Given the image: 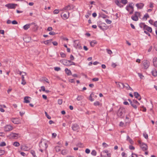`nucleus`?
I'll use <instances>...</instances> for the list:
<instances>
[{
  "instance_id": "f257e3e1",
  "label": "nucleus",
  "mask_w": 157,
  "mask_h": 157,
  "mask_svg": "<svg viewBox=\"0 0 157 157\" xmlns=\"http://www.w3.org/2000/svg\"><path fill=\"white\" fill-rule=\"evenodd\" d=\"M48 146L47 141L44 139L42 140L39 144L40 148H41L43 149L46 150Z\"/></svg>"
},
{
  "instance_id": "f03ea898",
  "label": "nucleus",
  "mask_w": 157,
  "mask_h": 157,
  "mask_svg": "<svg viewBox=\"0 0 157 157\" xmlns=\"http://www.w3.org/2000/svg\"><path fill=\"white\" fill-rule=\"evenodd\" d=\"M125 113V109L124 108H120L118 109L117 115L120 117H122V116Z\"/></svg>"
},
{
  "instance_id": "7ed1b4c3",
  "label": "nucleus",
  "mask_w": 157,
  "mask_h": 157,
  "mask_svg": "<svg viewBox=\"0 0 157 157\" xmlns=\"http://www.w3.org/2000/svg\"><path fill=\"white\" fill-rule=\"evenodd\" d=\"M138 143L140 144V147L143 151H146L147 149V146L146 144L141 143L140 140L138 141Z\"/></svg>"
},
{
  "instance_id": "20e7f679",
  "label": "nucleus",
  "mask_w": 157,
  "mask_h": 157,
  "mask_svg": "<svg viewBox=\"0 0 157 157\" xmlns=\"http://www.w3.org/2000/svg\"><path fill=\"white\" fill-rule=\"evenodd\" d=\"M17 6V4L9 3L6 4L5 6L6 7H7L8 9H15L16 6Z\"/></svg>"
},
{
  "instance_id": "39448f33",
  "label": "nucleus",
  "mask_w": 157,
  "mask_h": 157,
  "mask_svg": "<svg viewBox=\"0 0 157 157\" xmlns=\"http://www.w3.org/2000/svg\"><path fill=\"white\" fill-rule=\"evenodd\" d=\"M60 62L66 66H70L69 63L71 61L66 59H62L60 60Z\"/></svg>"
},
{
  "instance_id": "423d86ee",
  "label": "nucleus",
  "mask_w": 157,
  "mask_h": 157,
  "mask_svg": "<svg viewBox=\"0 0 157 157\" xmlns=\"http://www.w3.org/2000/svg\"><path fill=\"white\" fill-rule=\"evenodd\" d=\"M143 64L144 68L147 69L149 66L150 63L147 60H144L143 61Z\"/></svg>"
},
{
  "instance_id": "0eeeda50",
  "label": "nucleus",
  "mask_w": 157,
  "mask_h": 157,
  "mask_svg": "<svg viewBox=\"0 0 157 157\" xmlns=\"http://www.w3.org/2000/svg\"><path fill=\"white\" fill-rule=\"evenodd\" d=\"M11 137L13 139H16L20 137V135L18 133H12L10 134Z\"/></svg>"
},
{
  "instance_id": "6e6552de",
  "label": "nucleus",
  "mask_w": 157,
  "mask_h": 157,
  "mask_svg": "<svg viewBox=\"0 0 157 157\" xmlns=\"http://www.w3.org/2000/svg\"><path fill=\"white\" fill-rule=\"evenodd\" d=\"M13 129V127L10 125H7L4 127L5 131L6 132L10 131L12 130Z\"/></svg>"
},
{
  "instance_id": "1a4fd4ad",
  "label": "nucleus",
  "mask_w": 157,
  "mask_h": 157,
  "mask_svg": "<svg viewBox=\"0 0 157 157\" xmlns=\"http://www.w3.org/2000/svg\"><path fill=\"white\" fill-rule=\"evenodd\" d=\"M144 25L143 29L144 30H146L148 32L151 33L152 32V29L151 27L148 26L145 24H143Z\"/></svg>"
},
{
  "instance_id": "9d476101",
  "label": "nucleus",
  "mask_w": 157,
  "mask_h": 157,
  "mask_svg": "<svg viewBox=\"0 0 157 157\" xmlns=\"http://www.w3.org/2000/svg\"><path fill=\"white\" fill-rule=\"evenodd\" d=\"M71 128L72 130L74 131H76L79 128V125L76 124H73Z\"/></svg>"
},
{
  "instance_id": "9b49d317",
  "label": "nucleus",
  "mask_w": 157,
  "mask_h": 157,
  "mask_svg": "<svg viewBox=\"0 0 157 157\" xmlns=\"http://www.w3.org/2000/svg\"><path fill=\"white\" fill-rule=\"evenodd\" d=\"M68 15H67V14L64 13L63 15V13H62L61 15V17H63V18L64 19H67L69 17V12H67V13Z\"/></svg>"
},
{
  "instance_id": "f8f14e48",
  "label": "nucleus",
  "mask_w": 157,
  "mask_h": 157,
  "mask_svg": "<svg viewBox=\"0 0 157 157\" xmlns=\"http://www.w3.org/2000/svg\"><path fill=\"white\" fill-rule=\"evenodd\" d=\"M74 46L76 48H78L80 46V44L78 40H75L74 41Z\"/></svg>"
},
{
  "instance_id": "ddd939ff",
  "label": "nucleus",
  "mask_w": 157,
  "mask_h": 157,
  "mask_svg": "<svg viewBox=\"0 0 157 157\" xmlns=\"http://www.w3.org/2000/svg\"><path fill=\"white\" fill-rule=\"evenodd\" d=\"M117 85V87L120 89H122L124 88V84L121 82H116Z\"/></svg>"
},
{
  "instance_id": "4468645a",
  "label": "nucleus",
  "mask_w": 157,
  "mask_h": 157,
  "mask_svg": "<svg viewBox=\"0 0 157 157\" xmlns=\"http://www.w3.org/2000/svg\"><path fill=\"white\" fill-rule=\"evenodd\" d=\"M136 6L138 9H141L144 6V4L143 3H137L136 5Z\"/></svg>"
},
{
  "instance_id": "2eb2a0df",
  "label": "nucleus",
  "mask_w": 157,
  "mask_h": 157,
  "mask_svg": "<svg viewBox=\"0 0 157 157\" xmlns=\"http://www.w3.org/2000/svg\"><path fill=\"white\" fill-rule=\"evenodd\" d=\"M153 63L154 66L156 67H157V58L154 57L153 60Z\"/></svg>"
},
{
  "instance_id": "dca6fc26",
  "label": "nucleus",
  "mask_w": 157,
  "mask_h": 157,
  "mask_svg": "<svg viewBox=\"0 0 157 157\" xmlns=\"http://www.w3.org/2000/svg\"><path fill=\"white\" fill-rule=\"evenodd\" d=\"M125 87L126 89L127 90H132V89L129 86V85L127 83H125L124 84V88Z\"/></svg>"
},
{
  "instance_id": "f3484780",
  "label": "nucleus",
  "mask_w": 157,
  "mask_h": 157,
  "mask_svg": "<svg viewBox=\"0 0 157 157\" xmlns=\"http://www.w3.org/2000/svg\"><path fill=\"white\" fill-rule=\"evenodd\" d=\"M132 3H130L129 4L128 6L129 7H130V8H131L132 9V11H131L129 12V14H132L133 13V12L134 11V8L132 6Z\"/></svg>"
},
{
  "instance_id": "a211bd4d",
  "label": "nucleus",
  "mask_w": 157,
  "mask_h": 157,
  "mask_svg": "<svg viewBox=\"0 0 157 157\" xmlns=\"http://www.w3.org/2000/svg\"><path fill=\"white\" fill-rule=\"evenodd\" d=\"M31 25V23L27 24L23 26V28L24 30H27L30 28Z\"/></svg>"
},
{
  "instance_id": "6ab92c4d",
  "label": "nucleus",
  "mask_w": 157,
  "mask_h": 157,
  "mask_svg": "<svg viewBox=\"0 0 157 157\" xmlns=\"http://www.w3.org/2000/svg\"><path fill=\"white\" fill-rule=\"evenodd\" d=\"M29 98H30V97L26 96L24 98V102L25 103H28L30 102V101L28 100Z\"/></svg>"
},
{
  "instance_id": "aec40b11",
  "label": "nucleus",
  "mask_w": 157,
  "mask_h": 157,
  "mask_svg": "<svg viewBox=\"0 0 157 157\" xmlns=\"http://www.w3.org/2000/svg\"><path fill=\"white\" fill-rule=\"evenodd\" d=\"M65 71L66 73L68 75H71V71L68 69V68H66L65 69Z\"/></svg>"
},
{
  "instance_id": "412c9836",
  "label": "nucleus",
  "mask_w": 157,
  "mask_h": 157,
  "mask_svg": "<svg viewBox=\"0 0 157 157\" xmlns=\"http://www.w3.org/2000/svg\"><path fill=\"white\" fill-rule=\"evenodd\" d=\"M115 2L117 5L120 7L121 8L123 6V5H121V2H120L119 1H115Z\"/></svg>"
},
{
  "instance_id": "4be33fe9",
  "label": "nucleus",
  "mask_w": 157,
  "mask_h": 157,
  "mask_svg": "<svg viewBox=\"0 0 157 157\" xmlns=\"http://www.w3.org/2000/svg\"><path fill=\"white\" fill-rule=\"evenodd\" d=\"M151 73L152 75L155 77H156L157 75V71L155 69L151 71Z\"/></svg>"
},
{
  "instance_id": "5701e85b",
  "label": "nucleus",
  "mask_w": 157,
  "mask_h": 157,
  "mask_svg": "<svg viewBox=\"0 0 157 157\" xmlns=\"http://www.w3.org/2000/svg\"><path fill=\"white\" fill-rule=\"evenodd\" d=\"M12 121L15 124H18L19 123V121H18V119L17 118H14L13 119Z\"/></svg>"
},
{
  "instance_id": "b1692460",
  "label": "nucleus",
  "mask_w": 157,
  "mask_h": 157,
  "mask_svg": "<svg viewBox=\"0 0 157 157\" xmlns=\"http://www.w3.org/2000/svg\"><path fill=\"white\" fill-rule=\"evenodd\" d=\"M34 25V27L33 28V29L34 31H36L37 30L38 28V26L35 23H31V25Z\"/></svg>"
},
{
  "instance_id": "393cba45",
  "label": "nucleus",
  "mask_w": 157,
  "mask_h": 157,
  "mask_svg": "<svg viewBox=\"0 0 157 157\" xmlns=\"http://www.w3.org/2000/svg\"><path fill=\"white\" fill-rule=\"evenodd\" d=\"M131 18V19L133 21H138V17H137L136 16H135L134 15L132 16Z\"/></svg>"
},
{
  "instance_id": "a878e982",
  "label": "nucleus",
  "mask_w": 157,
  "mask_h": 157,
  "mask_svg": "<svg viewBox=\"0 0 157 157\" xmlns=\"http://www.w3.org/2000/svg\"><path fill=\"white\" fill-rule=\"evenodd\" d=\"M149 17V15L148 13H146L145 14L144 16L142 18V19L144 20L145 19V20H147V18H148Z\"/></svg>"
},
{
  "instance_id": "bb28decb",
  "label": "nucleus",
  "mask_w": 157,
  "mask_h": 157,
  "mask_svg": "<svg viewBox=\"0 0 157 157\" xmlns=\"http://www.w3.org/2000/svg\"><path fill=\"white\" fill-rule=\"evenodd\" d=\"M52 39H50L46 41H44L43 42L45 44H48L50 43H51L52 41Z\"/></svg>"
},
{
  "instance_id": "cd10ccee",
  "label": "nucleus",
  "mask_w": 157,
  "mask_h": 157,
  "mask_svg": "<svg viewBox=\"0 0 157 157\" xmlns=\"http://www.w3.org/2000/svg\"><path fill=\"white\" fill-rule=\"evenodd\" d=\"M97 42L95 40H93L90 42V45L91 47H94L95 44H97Z\"/></svg>"
},
{
  "instance_id": "c85d7f7f",
  "label": "nucleus",
  "mask_w": 157,
  "mask_h": 157,
  "mask_svg": "<svg viewBox=\"0 0 157 157\" xmlns=\"http://www.w3.org/2000/svg\"><path fill=\"white\" fill-rule=\"evenodd\" d=\"M130 104L135 109H136L137 106H136V105L132 102V101H131Z\"/></svg>"
},
{
  "instance_id": "c756f323",
  "label": "nucleus",
  "mask_w": 157,
  "mask_h": 157,
  "mask_svg": "<svg viewBox=\"0 0 157 157\" xmlns=\"http://www.w3.org/2000/svg\"><path fill=\"white\" fill-rule=\"evenodd\" d=\"M134 95L136 98L140 96V95L137 92H135L134 93Z\"/></svg>"
},
{
  "instance_id": "7c9ffc66",
  "label": "nucleus",
  "mask_w": 157,
  "mask_h": 157,
  "mask_svg": "<svg viewBox=\"0 0 157 157\" xmlns=\"http://www.w3.org/2000/svg\"><path fill=\"white\" fill-rule=\"evenodd\" d=\"M132 102L136 105V106H139L140 105V103L137 101V100H133L132 101Z\"/></svg>"
},
{
  "instance_id": "2f4dec72",
  "label": "nucleus",
  "mask_w": 157,
  "mask_h": 157,
  "mask_svg": "<svg viewBox=\"0 0 157 157\" xmlns=\"http://www.w3.org/2000/svg\"><path fill=\"white\" fill-rule=\"evenodd\" d=\"M13 145L14 146L18 147L20 145V144L17 142H15L13 143Z\"/></svg>"
},
{
  "instance_id": "473e14b6",
  "label": "nucleus",
  "mask_w": 157,
  "mask_h": 157,
  "mask_svg": "<svg viewBox=\"0 0 157 157\" xmlns=\"http://www.w3.org/2000/svg\"><path fill=\"white\" fill-rule=\"evenodd\" d=\"M83 98V96L82 95L78 96L77 98V100L78 101H80L82 100Z\"/></svg>"
},
{
  "instance_id": "72a5a7b5",
  "label": "nucleus",
  "mask_w": 157,
  "mask_h": 157,
  "mask_svg": "<svg viewBox=\"0 0 157 157\" xmlns=\"http://www.w3.org/2000/svg\"><path fill=\"white\" fill-rule=\"evenodd\" d=\"M140 13L139 12H135L134 15L138 17V16H140Z\"/></svg>"
},
{
  "instance_id": "f704fd0d",
  "label": "nucleus",
  "mask_w": 157,
  "mask_h": 157,
  "mask_svg": "<svg viewBox=\"0 0 157 157\" xmlns=\"http://www.w3.org/2000/svg\"><path fill=\"white\" fill-rule=\"evenodd\" d=\"M143 136L146 139H147L148 138V135L146 132L143 133Z\"/></svg>"
},
{
  "instance_id": "c9c22d12",
  "label": "nucleus",
  "mask_w": 157,
  "mask_h": 157,
  "mask_svg": "<svg viewBox=\"0 0 157 157\" xmlns=\"http://www.w3.org/2000/svg\"><path fill=\"white\" fill-rule=\"evenodd\" d=\"M121 2L125 5L128 3L127 0H121Z\"/></svg>"
},
{
  "instance_id": "e433bc0d",
  "label": "nucleus",
  "mask_w": 157,
  "mask_h": 157,
  "mask_svg": "<svg viewBox=\"0 0 157 157\" xmlns=\"http://www.w3.org/2000/svg\"><path fill=\"white\" fill-rule=\"evenodd\" d=\"M96 152L95 150H93L91 152V155L94 156H96Z\"/></svg>"
},
{
  "instance_id": "4c0bfd02",
  "label": "nucleus",
  "mask_w": 157,
  "mask_h": 157,
  "mask_svg": "<svg viewBox=\"0 0 157 157\" xmlns=\"http://www.w3.org/2000/svg\"><path fill=\"white\" fill-rule=\"evenodd\" d=\"M30 153L32 155L33 157H35L36 156L35 152L34 151L31 150Z\"/></svg>"
},
{
  "instance_id": "58836bf2",
  "label": "nucleus",
  "mask_w": 157,
  "mask_h": 157,
  "mask_svg": "<svg viewBox=\"0 0 157 157\" xmlns=\"http://www.w3.org/2000/svg\"><path fill=\"white\" fill-rule=\"evenodd\" d=\"M106 50L107 53L109 55H111L113 53L112 51L110 50L106 49Z\"/></svg>"
},
{
  "instance_id": "ea45409f",
  "label": "nucleus",
  "mask_w": 157,
  "mask_h": 157,
  "mask_svg": "<svg viewBox=\"0 0 157 157\" xmlns=\"http://www.w3.org/2000/svg\"><path fill=\"white\" fill-rule=\"evenodd\" d=\"M44 113L45 114L46 116L47 117L48 119H51V117L48 114L47 112L46 111H45Z\"/></svg>"
},
{
  "instance_id": "a19ab883",
  "label": "nucleus",
  "mask_w": 157,
  "mask_h": 157,
  "mask_svg": "<svg viewBox=\"0 0 157 157\" xmlns=\"http://www.w3.org/2000/svg\"><path fill=\"white\" fill-rule=\"evenodd\" d=\"M55 148L56 151L57 152H59L60 151V147L59 146H56Z\"/></svg>"
},
{
  "instance_id": "79ce46f5",
  "label": "nucleus",
  "mask_w": 157,
  "mask_h": 157,
  "mask_svg": "<svg viewBox=\"0 0 157 157\" xmlns=\"http://www.w3.org/2000/svg\"><path fill=\"white\" fill-rule=\"evenodd\" d=\"M64 9L66 10H71V7L70 5H68L64 7Z\"/></svg>"
},
{
  "instance_id": "37998d69",
  "label": "nucleus",
  "mask_w": 157,
  "mask_h": 157,
  "mask_svg": "<svg viewBox=\"0 0 157 157\" xmlns=\"http://www.w3.org/2000/svg\"><path fill=\"white\" fill-rule=\"evenodd\" d=\"M140 110L142 111L143 112H146V108L144 107L143 106L141 107V109H140Z\"/></svg>"
},
{
  "instance_id": "c03bdc74",
  "label": "nucleus",
  "mask_w": 157,
  "mask_h": 157,
  "mask_svg": "<svg viewBox=\"0 0 157 157\" xmlns=\"http://www.w3.org/2000/svg\"><path fill=\"white\" fill-rule=\"evenodd\" d=\"M61 154L63 155H65L67 154L66 151L65 150H63L61 151Z\"/></svg>"
},
{
  "instance_id": "a18cd8bd",
  "label": "nucleus",
  "mask_w": 157,
  "mask_h": 157,
  "mask_svg": "<svg viewBox=\"0 0 157 157\" xmlns=\"http://www.w3.org/2000/svg\"><path fill=\"white\" fill-rule=\"evenodd\" d=\"M58 102L59 104L61 105L63 102V100L62 99H59L58 101Z\"/></svg>"
},
{
  "instance_id": "49530a36",
  "label": "nucleus",
  "mask_w": 157,
  "mask_h": 157,
  "mask_svg": "<svg viewBox=\"0 0 157 157\" xmlns=\"http://www.w3.org/2000/svg\"><path fill=\"white\" fill-rule=\"evenodd\" d=\"M5 152L4 150H0V155H3Z\"/></svg>"
},
{
  "instance_id": "de8ad7c7",
  "label": "nucleus",
  "mask_w": 157,
  "mask_h": 157,
  "mask_svg": "<svg viewBox=\"0 0 157 157\" xmlns=\"http://www.w3.org/2000/svg\"><path fill=\"white\" fill-rule=\"evenodd\" d=\"M60 55L61 57L63 58L65 57L66 56V55L63 52H61L60 53Z\"/></svg>"
},
{
  "instance_id": "09e8293b",
  "label": "nucleus",
  "mask_w": 157,
  "mask_h": 157,
  "mask_svg": "<svg viewBox=\"0 0 157 157\" xmlns=\"http://www.w3.org/2000/svg\"><path fill=\"white\" fill-rule=\"evenodd\" d=\"M100 103L98 101H96L94 103V105L96 106L99 105H100Z\"/></svg>"
},
{
  "instance_id": "8fccbe9b",
  "label": "nucleus",
  "mask_w": 157,
  "mask_h": 157,
  "mask_svg": "<svg viewBox=\"0 0 157 157\" xmlns=\"http://www.w3.org/2000/svg\"><path fill=\"white\" fill-rule=\"evenodd\" d=\"M6 145V144L5 142H2L0 144V146L1 147L4 146Z\"/></svg>"
},
{
  "instance_id": "3c124183",
  "label": "nucleus",
  "mask_w": 157,
  "mask_h": 157,
  "mask_svg": "<svg viewBox=\"0 0 157 157\" xmlns=\"http://www.w3.org/2000/svg\"><path fill=\"white\" fill-rule=\"evenodd\" d=\"M105 22L108 24H110L112 22V21H111L108 19L105 20Z\"/></svg>"
},
{
  "instance_id": "603ef678",
  "label": "nucleus",
  "mask_w": 157,
  "mask_h": 157,
  "mask_svg": "<svg viewBox=\"0 0 157 157\" xmlns=\"http://www.w3.org/2000/svg\"><path fill=\"white\" fill-rule=\"evenodd\" d=\"M61 68L59 67H56L54 68V70L56 71H58L60 70Z\"/></svg>"
},
{
  "instance_id": "864d4df0",
  "label": "nucleus",
  "mask_w": 157,
  "mask_h": 157,
  "mask_svg": "<svg viewBox=\"0 0 157 157\" xmlns=\"http://www.w3.org/2000/svg\"><path fill=\"white\" fill-rule=\"evenodd\" d=\"M41 90H40L39 91H41V90H42L43 91H45V87L44 86H42L41 87Z\"/></svg>"
},
{
  "instance_id": "5fc2aeb1",
  "label": "nucleus",
  "mask_w": 157,
  "mask_h": 157,
  "mask_svg": "<svg viewBox=\"0 0 157 157\" xmlns=\"http://www.w3.org/2000/svg\"><path fill=\"white\" fill-rule=\"evenodd\" d=\"M101 17L103 18H105L107 17V16L103 14H102L101 15Z\"/></svg>"
},
{
  "instance_id": "6e6d98bb",
  "label": "nucleus",
  "mask_w": 157,
  "mask_h": 157,
  "mask_svg": "<svg viewBox=\"0 0 157 157\" xmlns=\"http://www.w3.org/2000/svg\"><path fill=\"white\" fill-rule=\"evenodd\" d=\"M92 94L90 95V97H89V100L91 101H94V99L92 98V94Z\"/></svg>"
},
{
  "instance_id": "4d7b16f0",
  "label": "nucleus",
  "mask_w": 157,
  "mask_h": 157,
  "mask_svg": "<svg viewBox=\"0 0 157 157\" xmlns=\"http://www.w3.org/2000/svg\"><path fill=\"white\" fill-rule=\"evenodd\" d=\"M138 74L141 79H143V78L144 77V76L141 73H138Z\"/></svg>"
},
{
  "instance_id": "13d9d810",
  "label": "nucleus",
  "mask_w": 157,
  "mask_h": 157,
  "mask_svg": "<svg viewBox=\"0 0 157 157\" xmlns=\"http://www.w3.org/2000/svg\"><path fill=\"white\" fill-rule=\"evenodd\" d=\"M70 60L71 61L72 60H73L75 58L74 56L72 55H71L70 56Z\"/></svg>"
},
{
  "instance_id": "bf43d9fd",
  "label": "nucleus",
  "mask_w": 157,
  "mask_h": 157,
  "mask_svg": "<svg viewBox=\"0 0 157 157\" xmlns=\"http://www.w3.org/2000/svg\"><path fill=\"white\" fill-rule=\"evenodd\" d=\"M129 148L131 150H134L135 149V147L132 145H130L129 146Z\"/></svg>"
},
{
  "instance_id": "052dcab7",
  "label": "nucleus",
  "mask_w": 157,
  "mask_h": 157,
  "mask_svg": "<svg viewBox=\"0 0 157 157\" xmlns=\"http://www.w3.org/2000/svg\"><path fill=\"white\" fill-rule=\"evenodd\" d=\"M92 81H97L99 80V78H93L92 79Z\"/></svg>"
},
{
  "instance_id": "680f3d73",
  "label": "nucleus",
  "mask_w": 157,
  "mask_h": 157,
  "mask_svg": "<svg viewBox=\"0 0 157 157\" xmlns=\"http://www.w3.org/2000/svg\"><path fill=\"white\" fill-rule=\"evenodd\" d=\"M131 157H137V155L136 154L132 153Z\"/></svg>"
},
{
  "instance_id": "e2e57ef3",
  "label": "nucleus",
  "mask_w": 157,
  "mask_h": 157,
  "mask_svg": "<svg viewBox=\"0 0 157 157\" xmlns=\"http://www.w3.org/2000/svg\"><path fill=\"white\" fill-rule=\"evenodd\" d=\"M59 13V11L58 10H55L53 11V13L54 14H57Z\"/></svg>"
},
{
  "instance_id": "0e129e2a",
  "label": "nucleus",
  "mask_w": 157,
  "mask_h": 157,
  "mask_svg": "<svg viewBox=\"0 0 157 157\" xmlns=\"http://www.w3.org/2000/svg\"><path fill=\"white\" fill-rule=\"evenodd\" d=\"M11 23L13 25H16L17 24V22L15 20H13L12 21Z\"/></svg>"
},
{
  "instance_id": "69168bd1",
  "label": "nucleus",
  "mask_w": 157,
  "mask_h": 157,
  "mask_svg": "<svg viewBox=\"0 0 157 157\" xmlns=\"http://www.w3.org/2000/svg\"><path fill=\"white\" fill-rule=\"evenodd\" d=\"M85 152L87 154H89L90 153V150L89 149H86V150H85Z\"/></svg>"
},
{
  "instance_id": "338daca9",
  "label": "nucleus",
  "mask_w": 157,
  "mask_h": 157,
  "mask_svg": "<svg viewBox=\"0 0 157 157\" xmlns=\"http://www.w3.org/2000/svg\"><path fill=\"white\" fill-rule=\"evenodd\" d=\"M49 34L52 35H54L56 34V33L54 32H50L49 33Z\"/></svg>"
},
{
  "instance_id": "774afa93",
  "label": "nucleus",
  "mask_w": 157,
  "mask_h": 157,
  "mask_svg": "<svg viewBox=\"0 0 157 157\" xmlns=\"http://www.w3.org/2000/svg\"><path fill=\"white\" fill-rule=\"evenodd\" d=\"M128 141L131 144H133L134 142L131 139H129Z\"/></svg>"
}]
</instances>
